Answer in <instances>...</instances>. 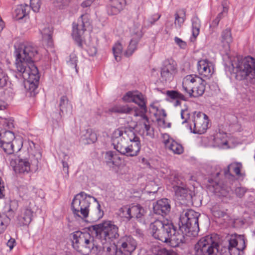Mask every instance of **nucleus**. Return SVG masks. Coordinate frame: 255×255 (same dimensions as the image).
<instances>
[{"label":"nucleus","instance_id":"nucleus-53","mask_svg":"<svg viewBox=\"0 0 255 255\" xmlns=\"http://www.w3.org/2000/svg\"><path fill=\"white\" fill-rule=\"evenodd\" d=\"M7 80L8 76L2 69H0V89L6 85Z\"/></svg>","mask_w":255,"mask_h":255},{"label":"nucleus","instance_id":"nucleus-57","mask_svg":"<svg viewBox=\"0 0 255 255\" xmlns=\"http://www.w3.org/2000/svg\"><path fill=\"white\" fill-rule=\"evenodd\" d=\"M174 41L176 44L182 49H185L187 46L186 42L183 41L181 39L178 37H175L174 38Z\"/></svg>","mask_w":255,"mask_h":255},{"label":"nucleus","instance_id":"nucleus-44","mask_svg":"<svg viewBox=\"0 0 255 255\" xmlns=\"http://www.w3.org/2000/svg\"><path fill=\"white\" fill-rule=\"evenodd\" d=\"M13 121L11 119L3 118L0 117V128L5 130L11 129L14 125Z\"/></svg>","mask_w":255,"mask_h":255},{"label":"nucleus","instance_id":"nucleus-49","mask_svg":"<svg viewBox=\"0 0 255 255\" xmlns=\"http://www.w3.org/2000/svg\"><path fill=\"white\" fill-rule=\"evenodd\" d=\"M12 144L13 146L12 147V150H13L10 152H5V153L7 154H12L14 152H17L20 150L21 148L22 147L23 142L21 139H14L12 141Z\"/></svg>","mask_w":255,"mask_h":255},{"label":"nucleus","instance_id":"nucleus-59","mask_svg":"<svg viewBox=\"0 0 255 255\" xmlns=\"http://www.w3.org/2000/svg\"><path fill=\"white\" fill-rule=\"evenodd\" d=\"M18 207V202L16 200L11 201L9 204V209L8 212H14Z\"/></svg>","mask_w":255,"mask_h":255},{"label":"nucleus","instance_id":"nucleus-52","mask_svg":"<svg viewBox=\"0 0 255 255\" xmlns=\"http://www.w3.org/2000/svg\"><path fill=\"white\" fill-rule=\"evenodd\" d=\"M70 59L68 61V63L69 65H70L72 67L75 69L76 72H78L77 69V62H78V58L74 53H71L69 55Z\"/></svg>","mask_w":255,"mask_h":255},{"label":"nucleus","instance_id":"nucleus-17","mask_svg":"<svg viewBox=\"0 0 255 255\" xmlns=\"http://www.w3.org/2000/svg\"><path fill=\"white\" fill-rule=\"evenodd\" d=\"M131 0H110L107 6L109 15H116L120 13Z\"/></svg>","mask_w":255,"mask_h":255},{"label":"nucleus","instance_id":"nucleus-26","mask_svg":"<svg viewBox=\"0 0 255 255\" xmlns=\"http://www.w3.org/2000/svg\"><path fill=\"white\" fill-rule=\"evenodd\" d=\"M130 208L132 218L135 217L138 222L144 223V216L146 213L144 209L139 204L131 206Z\"/></svg>","mask_w":255,"mask_h":255},{"label":"nucleus","instance_id":"nucleus-36","mask_svg":"<svg viewBox=\"0 0 255 255\" xmlns=\"http://www.w3.org/2000/svg\"><path fill=\"white\" fill-rule=\"evenodd\" d=\"M202 78L196 75H189L184 77L183 82L185 85H189V88H191L193 86L202 82Z\"/></svg>","mask_w":255,"mask_h":255},{"label":"nucleus","instance_id":"nucleus-27","mask_svg":"<svg viewBox=\"0 0 255 255\" xmlns=\"http://www.w3.org/2000/svg\"><path fill=\"white\" fill-rule=\"evenodd\" d=\"M81 140L85 144L95 143L97 140V134L92 129H87L83 131Z\"/></svg>","mask_w":255,"mask_h":255},{"label":"nucleus","instance_id":"nucleus-58","mask_svg":"<svg viewBox=\"0 0 255 255\" xmlns=\"http://www.w3.org/2000/svg\"><path fill=\"white\" fill-rule=\"evenodd\" d=\"M35 0H30V6L31 7L32 10L34 11L38 12L39 8L40 7V4L39 1H37L36 3H35Z\"/></svg>","mask_w":255,"mask_h":255},{"label":"nucleus","instance_id":"nucleus-32","mask_svg":"<svg viewBox=\"0 0 255 255\" xmlns=\"http://www.w3.org/2000/svg\"><path fill=\"white\" fill-rule=\"evenodd\" d=\"M40 31L42 34V39L46 40L49 45L52 44V36L53 33V28L49 25H46L44 27L40 29Z\"/></svg>","mask_w":255,"mask_h":255},{"label":"nucleus","instance_id":"nucleus-47","mask_svg":"<svg viewBox=\"0 0 255 255\" xmlns=\"http://www.w3.org/2000/svg\"><path fill=\"white\" fill-rule=\"evenodd\" d=\"M10 221V218L6 215H0V235L3 233Z\"/></svg>","mask_w":255,"mask_h":255},{"label":"nucleus","instance_id":"nucleus-2","mask_svg":"<svg viewBox=\"0 0 255 255\" xmlns=\"http://www.w3.org/2000/svg\"><path fill=\"white\" fill-rule=\"evenodd\" d=\"M88 230L103 245V255H131L136 248V241L130 236L122 238L116 245L108 244L119 236L118 227L111 221L91 225Z\"/></svg>","mask_w":255,"mask_h":255},{"label":"nucleus","instance_id":"nucleus-42","mask_svg":"<svg viewBox=\"0 0 255 255\" xmlns=\"http://www.w3.org/2000/svg\"><path fill=\"white\" fill-rule=\"evenodd\" d=\"M124 136L126 137V140H128L130 141H133L135 139H137L139 137L136 135L134 132V128L131 127H124Z\"/></svg>","mask_w":255,"mask_h":255},{"label":"nucleus","instance_id":"nucleus-8","mask_svg":"<svg viewBox=\"0 0 255 255\" xmlns=\"http://www.w3.org/2000/svg\"><path fill=\"white\" fill-rule=\"evenodd\" d=\"M193 128H192V124H190L189 128L191 132L195 134H201L205 133L208 128V117L204 113L201 112H194L192 120Z\"/></svg>","mask_w":255,"mask_h":255},{"label":"nucleus","instance_id":"nucleus-30","mask_svg":"<svg viewBox=\"0 0 255 255\" xmlns=\"http://www.w3.org/2000/svg\"><path fill=\"white\" fill-rule=\"evenodd\" d=\"M30 7L27 4H20L14 11V17L16 20L22 19L28 15Z\"/></svg>","mask_w":255,"mask_h":255},{"label":"nucleus","instance_id":"nucleus-46","mask_svg":"<svg viewBox=\"0 0 255 255\" xmlns=\"http://www.w3.org/2000/svg\"><path fill=\"white\" fill-rule=\"evenodd\" d=\"M122 217L125 218L127 221H129L132 218L131 214L130 206L128 205L124 206L120 209Z\"/></svg>","mask_w":255,"mask_h":255},{"label":"nucleus","instance_id":"nucleus-60","mask_svg":"<svg viewBox=\"0 0 255 255\" xmlns=\"http://www.w3.org/2000/svg\"><path fill=\"white\" fill-rule=\"evenodd\" d=\"M4 191V183L2 178L0 177V199L4 197V195L3 192Z\"/></svg>","mask_w":255,"mask_h":255},{"label":"nucleus","instance_id":"nucleus-11","mask_svg":"<svg viewBox=\"0 0 255 255\" xmlns=\"http://www.w3.org/2000/svg\"><path fill=\"white\" fill-rule=\"evenodd\" d=\"M71 236L73 248L83 255H89V248L85 245L83 233L81 231L74 232L71 234Z\"/></svg>","mask_w":255,"mask_h":255},{"label":"nucleus","instance_id":"nucleus-64","mask_svg":"<svg viewBox=\"0 0 255 255\" xmlns=\"http://www.w3.org/2000/svg\"><path fill=\"white\" fill-rule=\"evenodd\" d=\"M62 165H63V170L65 172V173L67 174V176H69V166L67 162L64 161H62Z\"/></svg>","mask_w":255,"mask_h":255},{"label":"nucleus","instance_id":"nucleus-37","mask_svg":"<svg viewBox=\"0 0 255 255\" xmlns=\"http://www.w3.org/2000/svg\"><path fill=\"white\" fill-rule=\"evenodd\" d=\"M198 85L192 87L191 92L190 93V97H198L202 96L205 90V81L202 80V82L198 84Z\"/></svg>","mask_w":255,"mask_h":255},{"label":"nucleus","instance_id":"nucleus-12","mask_svg":"<svg viewBox=\"0 0 255 255\" xmlns=\"http://www.w3.org/2000/svg\"><path fill=\"white\" fill-rule=\"evenodd\" d=\"M15 139L14 133L10 130L0 131V147L5 152H10L13 145L12 141Z\"/></svg>","mask_w":255,"mask_h":255},{"label":"nucleus","instance_id":"nucleus-61","mask_svg":"<svg viewBox=\"0 0 255 255\" xmlns=\"http://www.w3.org/2000/svg\"><path fill=\"white\" fill-rule=\"evenodd\" d=\"M16 242L14 239L10 238L7 243V246L9 248L10 250H12L15 245Z\"/></svg>","mask_w":255,"mask_h":255},{"label":"nucleus","instance_id":"nucleus-50","mask_svg":"<svg viewBox=\"0 0 255 255\" xmlns=\"http://www.w3.org/2000/svg\"><path fill=\"white\" fill-rule=\"evenodd\" d=\"M91 198L93 199L94 201L97 203V213L95 217L91 218L93 222H96L101 219L104 216V212L101 209V205L98 201L97 199L92 196Z\"/></svg>","mask_w":255,"mask_h":255},{"label":"nucleus","instance_id":"nucleus-16","mask_svg":"<svg viewBox=\"0 0 255 255\" xmlns=\"http://www.w3.org/2000/svg\"><path fill=\"white\" fill-rule=\"evenodd\" d=\"M130 142V144L126 146V147H121V149L119 152L127 156L134 157L138 155L141 149L140 138L135 139Z\"/></svg>","mask_w":255,"mask_h":255},{"label":"nucleus","instance_id":"nucleus-63","mask_svg":"<svg viewBox=\"0 0 255 255\" xmlns=\"http://www.w3.org/2000/svg\"><path fill=\"white\" fill-rule=\"evenodd\" d=\"M220 19L216 17L211 22V23L210 25V27H216L218 26L219 23L220 22Z\"/></svg>","mask_w":255,"mask_h":255},{"label":"nucleus","instance_id":"nucleus-1","mask_svg":"<svg viewBox=\"0 0 255 255\" xmlns=\"http://www.w3.org/2000/svg\"><path fill=\"white\" fill-rule=\"evenodd\" d=\"M200 214L190 209L182 214L179 222L182 234L177 233L176 227L168 220H156L150 225L153 237L163 243H168L173 248L184 243V235L195 237L199 231L198 218Z\"/></svg>","mask_w":255,"mask_h":255},{"label":"nucleus","instance_id":"nucleus-23","mask_svg":"<svg viewBox=\"0 0 255 255\" xmlns=\"http://www.w3.org/2000/svg\"><path fill=\"white\" fill-rule=\"evenodd\" d=\"M124 127H122L116 129L112 134V144L114 145V148L118 152H119L120 149H121V147H122V146L119 144L120 140H122L123 138L126 140V137L124 136Z\"/></svg>","mask_w":255,"mask_h":255},{"label":"nucleus","instance_id":"nucleus-18","mask_svg":"<svg viewBox=\"0 0 255 255\" xmlns=\"http://www.w3.org/2000/svg\"><path fill=\"white\" fill-rule=\"evenodd\" d=\"M10 164L13 166L15 172L19 173H28L30 170L31 165L26 159H19L17 163L16 159H11Z\"/></svg>","mask_w":255,"mask_h":255},{"label":"nucleus","instance_id":"nucleus-9","mask_svg":"<svg viewBox=\"0 0 255 255\" xmlns=\"http://www.w3.org/2000/svg\"><path fill=\"white\" fill-rule=\"evenodd\" d=\"M177 64L172 59H165L160 68V80L163 83H170L177 72Z\"/></svg>","mask_w":255,"mask_h":255},{"label":"nucleus","instance_id":"nucleus-51","mask_svg":"<svg viewBox=\"0 0 255 255\" xmlns=\"http://www.w3.org/2000/svg\"><path fill=\"white\" fill-rule=\"evenodd\" d=\"M123 47L121 43H118L113 47V54L115 58L117 61H119L121 60V57L119 55L122 52Z\"/></svg>","mask_w":255,"mask_h":255},{"label":"nucleus","instance_id":"nucleus-35","mask_svg":"<svg viewBox=\"0 0 255 255\" xmlns=\"http://www.w3.org/2000/svg\"><path fill=\"white\" fill-rule=\"evenodd\" d=\"M146 101L143 103H141L139 106L140 110L138 112H137L138 109L137 108H134V112L135 113L134 116L135 117H140L141 118L142 120H144L143 122L149 123V120L148 117L146 115V113L147 112V108L146 106Z\"/></svg>","mask_w":255,"mask_h":255},{"label":"nucleus","instance_id":"nucleus-62","mask_svg":"<svg viewBox=\"0 0 255 255\" xmlns=\"http://www.w3.org/2000/svg\"><path fill=\"white\" fill-rule=\"evenodd\" d=\"M142 123L143 125L144 128L146 131V135H150V126L149 125V123L147 122H142Z\"/></svg>","mask_w":255,"mask_h":255},{"label":"nucleus","instance_id":"nucleus-13","mask_svg":"<svg viewBox=\"0 0 255 255\" xmlns=\"http://www.w3.org/2000/svg\"><path fill=\"white\" fill-rule=\"evenodd\" d=\"M243 165L240 162H234L229 164L226 168L224 169V174L226 178L234 181L236 179V176L232 172H234L238 178L245 177V174L241 172Z\"/></svg>","mask_w":255,"mask_h":255},{"label":"nucleus","instance_id":"nucleus-4","mask_svg":"<svg viewBox=\"0 0 255 255\" xmlns=\"http://www.w3.org/2000/svg\"><path fill=\"white\" fill-rule=\"evenodd\" d=\"M233 73L237 80L241 81L247 79L250 83L255 85V59L246 57L231 64Z\"/></svg>","mask_w":255,"mask_h":255},{"label":"nucleus","instance_id":"nucleus-39","mask_svg":"<svg viewBox=\"0 0 255 255\" xmlns=\"http://www.w3.org/2000/svg\"><path fill=\"white\" fill-rule=\"evenodd\" d=\"M175 195L179 198V200H183L187 197L188 195V189L186 187L185 183H183V185L174 187L173 188Z\"/></svg>","mask_w":255,"mask_h":255},{"label":"nucleus","instance_id":"nucleus-7","mask_svg":"<svg viewBox=\"0 0 255 255\" xmlns=\"http://www.w3.org/2000/svg\"><path fill=\"white\" fill-rule=\"evenodd\" d=\"M91 23L90 16L87 14H82L78 18L77 23L73 22L72 36L77 45L83 48L82 35L87 28L90 27Z\"/></svg>","mask_w":255,"mask_h":255},{"label":"nucleus","instance_id":"nucleus-22","mask_svg":"<svg viewBox=\"0 0 255 255\" xmlns=\"http://www.w3.org/2000/svg\"><path fill=\"white\" fill-rule=\"evenodd\" d=\"M215 242L210 235L201 238L194 246L195 255H199L204 249Z\"/></svg>","mask_w":255,"mask_h":255},{"label":"nucleus","instance_id":"nucleus-6","mask_svg":"<svg viewBox=\"0 0 255 255\" xmlns=\"http://www.w3.org/2000/svg\"><path fill=\"white\" fill-rule=\"evenodd\" d=\"M228 243L224 255H243L246 248L244 235L232 234L227 237Z\"/></svg>","mask_w":255,"mask_h":255},{"label":"nucleus","instance_id":"nucleus-24","mask_svg":"<svg viewBox=\"0 0 255 255\" xmlns=\"http://www.w3.org/2000/svg\"><path fill=\"white\" fill-rule=\"evenodd\" d=\"M134 109V108H132L128 105H117L109 109L106 113L110 115H112L113 113L130 114Z\"/></svg>","mask_w":255,"mask_h":255},{"label":"nucleus","instance_id":"nucleus-21","mask_svg":"<svg viewBox=\"0 0 255 255\" xmlns=\"http://www.w3.org/2000/svg\"><path fill=\"white\" fill-rule=\"evenodd\" d=\"M122 100L127 103H134L138 106L146 101L144 96L138 91H128L124 95Z\"/></svg>","mask_w":255,"mask_h":255},{"label":"nucleus","instance_id":"nucleus-20","mask_svg":"<svg viewBox=\"0 0 255 255\" xmlns=\"http://www.w3.org/2000/svg\"><path fill=\"white\" fill-rule=\"evenodd\" d=\"M197 70L200 75L208 79H209L213 73L212 63L207 59L201 60L198 62Z\"/></svg>","mask_w":255,"mask_h":255},{"label":"nucleus","instance_id":"nucleus-14","mask_svg":"<svg viewBox=\"0 0 255 255\" xmlns=\"http://www.w3.org/2000/svg\"><path fill=\"white\" fill-rule=\"evenodd\" d=\"M153 210L155 214L162 217L168 215L171 210L170 201L167 198H162L153 203Z\"/></svg>","mask_w":255,"mask_h":255},{"label":"nucleus","instance_id":"nucleus-56","mask_svg":"<svg viewBox=\"0 0 255 255\" xmlns=\"http://www.w3.org/2000/svg\"><path fill=\"white\" fill-rule=\"evenodd\" d=\"M235 192L238 197L241 198L246 192V189L244 187H239L235 189Z\"/></svg>","mask_w":255,"mask_h":255},{"label":"nucleus","instance_id":"nucleus-19","mask_svg":"<svg viewBox=\"0 0 255 255\" xmlns=\"http://www.w3.org/2000/svg\"><path fill=\"white\" fill-rule=\"evenodd\" d=\"M142 35V31L140 29H136L132 32L133 37L131 39L128 48L124 54L126 57H129L133 53L136 49L137 45Z\"/></svg>","mask_w":255,"mask_h":255},{"label":"nucleus","instance_id":"nucleus-40","mask_svg":"<svg viewBox=\"0 0 255 255\" xmlns=\"http://www.w3.org/2000/svg\"><path fill=\"white\" fill-rule=\"evenodd\" d=\"M169 181L172 185L173 189L174 187L183 185L184 181L183 178L176 172H173L169 176Z\"/></svg>","mask_w":255,"mask_h":255},{"label":"nucleus","instance_id":"nucleus-54","mask_svg":"<svg viewBox=\"0 0 255 255\" xmlns=\"http://www.w3.org/2000/svg\"><path fill=\"white\" fill-rule=\"evenodd\" d=\"M181 118L182 119L184 120L182 123V124L188 122V120L190 118V114L187 109H185L181 110Z\"/></svg>","mask_w":255,"mask_h":255},{"label":"nucleus","instance_id":"nucleus-34","mask_svg":"<svg viewBox=\"0 0 255 255\" xmlns=\"http://www.w3.org/2000/svg\"><path fill=\"white\" fill-rule=\"evenodd\" d=\"M167 95L172 99L176 100L174 103L175 106H178L180 105L181 102L179 100H181L184 101L187 100V98L185 96L177 91L171 90L167 91L166 92Z\"/></svg>","mask_w":255,"mask_h":255},{"label":"nucleus","instance_id":"nucleus-3","mask_svg":"<svg viewBox=\"0 0 255 255\" xmlns=\"http://www.w3.org/2000/svg\"><path fill=\"white\" fill-rule=\"evenodd\" d=\"M14 47L16 71L14 72V76L18 80L24 82L25 88L31 95H34L40 78L38 68L34 64V57L37 54V48L27 43Z\"/></svg>","mask_w":255,"mask_h":255},{"label":"nucleus","instance_id":"nucleus-55","mask_svg":"<svg viewBox=\"0 0 255 255\" xmlns=\"http://www.w3.org/2000/svg\"><path fill=\"white\" fill-rule=\"evenodd\" d=\"M55 6L62 9L68 4V0H55L54 1Z\"/></svg>","mask_w":255,"mask_h":255},{"label":"nucleus","instance_id":"nucleus-48","mask_svg":"<svg viewBox=\"0 0 255 255\" xmlns=\"http://www.w3.org/2000/svg\"><path fill=\"white\" fill-rule=\"evenodd\" d=\"M161 15L158 13H155L151 15L147 19H145L143 21V26L145 27H151L160 18Z\"/></svg>","mask_w":255,"mask_h":255},{"label":"nucleus","instance_id":"nucleus-25","mask_svg":"<svg viewBox=\"0 0 255 255\" xmlns=\"http://www.w3.org/2000/svg\"><path fill=\"white\" fill-rule=\"evenodd\" d=\"M59 115L61 117L65 114H70L72 112V106L65 96H62L59 101Z\"/></svg>","mask_w":255,"mask_h":255},{"label":"nucleus","instance_id":"nucleus-5","mask_svg":"<svg viewBox=\"0 0 255 255\" xmlns=\"http://www.w3.org/2000/svg\"><path fill=\"white\" fill-rule=\"evenodd\" d=\"M92 196L82 191L74 197L71 205V210L74 216L82 219L87 218L89 214L90 199Z\"/></svg>","mask_w":255,"mask_h":255},{"label":"nucleus","instance_id":"nucleus-33","mask_svg":"<svg viewBox=\"0 0 255 255\" xmlns=\"http://www.w3.org/2000/svg\"><path fill=\"white\" fill-rule=\"evenodd\" d=\"M83 236L85 245L86 246V247L89 248V255L92 252L94 253L97 250V246L94 243L93 237H91L90 234L88 233H83Z\"/></svg>","mask_w":255,"mask_h":255},{"label":"nucleus","instance_id":"nucleus-38","mask_svg":"<svg viewBox=\"0 0 255 255\" xmlns=\"http://www.w3.org/2000/svg\"><path fill=\"white\" fill-rule=\"evenodd\" d=\"M221 43L224 46H227L228 48L230 47V44L233 41L232 36L231 29L230 28H227L223 30L221 33Z\"/></svg>","mask_w":255,"mask_h":255},{"label":"nucleus","instance_id":"nucleus-10","mask_svg":"<svg viewBox=\"0 0 255 255\" xmlns=\"http://www.w3.org/2000/svg\"><path fill=\"white\" fill-rule=\"evenodd\" d=\"M220 174V172H217L215 178L213 177L209 178L207 186L209 188L212 187L214 192L220 193L221 196L227 197L232 192V190L231 187L220 183L218 178Z\"/></svg>","mask_w":255,"mask_h":255},{"label":"nucleus","instance_id":"nucleus-31","mask_svg":"<svg viewBox=\"0 0 255 255\" xmlns=\"http://www.w3.org/2000/svg\"><path fill=\"white\" fill-rule=\"evenodd\" d=\"M191 21L192 37H191L190 39L191 41H193L199 34L201 27V21L197 15L194 16L192 18Z\"/></svg>","mask_w":255,"mask_h":255},{"label":"nucleus","instance_id":"nucleus-29","mask_svg":"<svg viewBox=\"0 0 255 255\" xmlns=\"http://www.w3.org/2000/svg\"><path fill=\"white\" fill-rule=\"evenodd\" d=\"M33 212L28 207L25 208L21 212L19 220L23 226L28 225L31 222L33 217Z\"/></svg>","mask_w":255,"mask_h":255},{"label":"nucleus","instance_id":"nucleus-43","mask_svg":"<svg viewBox=\"0 0 255 255\" xmlns=\"http://www.w3.org/2000/svg\"><path fill=\"white\" fill-rule=\"evenodd\" d=\"M211 212L214 217L220 218L225 217L227 215V209H223L220 205H215L210 209Z\"/></svg>","mask_w":255,"mask_h":255},{"label":"nucleus","instance_id":"nucleus-28","mask_svg":"<svg viewBox=\"0 0 255 255\" xmlns=\"http://www.w3.org/2000/svg\"><path fill=\"white\" fill-rule=\"evenodd\" d=\"M164 143L166 146L173 151L174 153L180 154L183 152V147L181 144L178 143L172 139H165Z\"/></svg>","mask_w":255,"mask_h":255},{"label":"nucleus","instance_id":"nucleus-45","mask_svg":"<svg viewBox=\"0 0 255 255\" xmlns=\"http://www.w3.org/2000/svg\"><path fill=\"white\" fill-rule=\"evenodd\" d=\"M185 16L186 11L184 9L180 10L179 13L176 12L175 14V24H177L179 27H181L184 22Z\"/></svg>","mask_w":255,"mask_h":255},{"label":"nucleus","instance_id":"nucleus-41","mask_svg":"<svg viewBox=\"0 0 255 255\" xmlns=\"http://www.w3.org/2000/svg\"><path fill=\"white\" fill-rule=\"evenodd\" d=\"M106 162L107 164H111L112 165H117V161L120 160V158L114 151H109L105 154Z\"/></svg>","mask_w":255,"mask_h":255},{"label":"nucleus","instance_id":"nucleus-15","mask_svg":"<svg viewBox=\"0 0 255 255\" xmlns=\"http://www.w3.org/2000/svg\"><path fill=\"white\" fill-rule=\"evenodd\" d=\"M29 147L27 148L29 154L31 166L37 168L38 163L41 159L42 154L39 149V146L36 145L33 141H28Z\"/></svg>","mask_w":255,"mask_h":255}]
</instances>
